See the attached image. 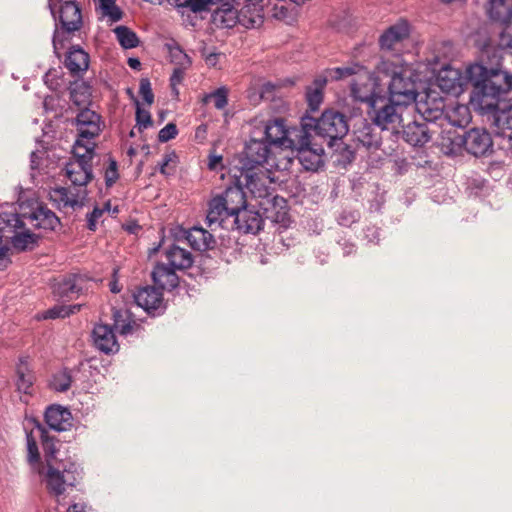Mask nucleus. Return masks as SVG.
<instances>
[{"instance_id":"f257e3e1","label":"nucleus","mask_w":512,"mask_h":512,"mask_svg":"<svg viewBox=\"0 0 512 512\" xmlns=\"http://www.w3.org/2000/svg\"><path fill=\"white\" fill-rule=\"evenodd\" d=\"M475 85L471 105L477 111L494 110L497 107H512V74L500 67L474 63L467 70Z\"/></svg>"},{"instance_id":"f03ea898","label":"nucleus","mask_w":512,"mask_h":512,"mask_svg":"<svg viewBox=\"0 0 512 512\" xmlns=\"http://www.w3.org/2000/svg\"><path fill=\"white\" fill-rule=\"evenodd\" d=\"M241 175L245 177V186L257 201V206L262 210L265 218L276 223L284 222L287 215L286 201L270 186L272 180L268 172L241 173Z\"/></svg>"},{"instance_id":"7ed1b4c3","label":"nucleus","mask_w":512,"mask_h":512,"mask_svg":"<svg viewBox=\"0 0 512 512\" xmlns=\"http://www.w3.org/2000/svg\"><path fill=\"white\" fill-rule=\"evenodd\" d=\"M37 431L40 434L47 461V470L44 479L46 487L50 493L55 496H60L65 492L66 487H73L78 479L81 478L82 469L78 464L73 462L63 463L61 467L55 468L50 462L56 452L54 441L42 426L38 425Z\"/></svg>"},{"instance_id":"20e7f679","label":"nucleus","mask_w":512,"mask_h":512,"mask_svg":"<svg viewBox=\"0 0 512 512\" xmlns=\"http://www.w3.org/2000/svg\"><path fill=\"white\" fill-rule=\"evenodd\" d=\"M377 68L379 72L391 77L388 85V97L403 107L416 104L419 76L411 67H397L389 61H381Z\"/></svg>"},{"instance_id":"39448f33","label":"nucleus","mask_w":512,"mask_h":512,"mask_svg":"<svg viewBox=\"0 0 512 512\" xmlns=\"http://www.w3.org/2000/svg\"><path fill=\"white\" fill-rule=\"evenodd\" d=\"M302 118L304 130L310 133L315 131L317 136L328 141L329 146H332L333 142L341 140L349 131L347 117L334 109H326L318 119L309 115Z\"/></svg>"},{"instance_id":"423d86ee","label":"nucleus","mask_w":512,"mask_h":512,"mask_svg":"<svg viewBox=\"0 0 512 512\" xmlns=\"http://www.w3.org/2000/svg\"><path fill=\"white\" fill-rule=\"evenodd\" d=\"M361 102L367 103V113L373 124L381 130H394L402 121L403 106L395 103L390 97L379 96L372 98L369 95L358 94Z\"/></svg>"},{"instance_id":"0eeeda50","label":"nucleus","mask_w":512,"mask_h":512,"mask_svg":"<svg viewBox=\"0 0 512 512\" xmlns=\"http://www.w3.org/2000/svg\"><path fill=\"white\" fill-rule=\"evenodd\" d=\"M55 31L52 39L55 55L60 58L61 50L68 40L67 35L78 31L82 26L79 6L73 0H66L56 8Z\"/></svg>"},{"instance_id":"6e6552de","label":"nucleus","mask_w":512,"mask_h":512,"mask_svg":"<svg viewBox=\"0 0 512 512\" xmlns=\"http://www.w3.org/2000/svg\"><path fill=\"white\" fill-rule=\"evenodd\" d=\"M290 149L297 152V159L307 171H317L324 164V149L321 145L312 141L311 133L306 130L303 131L299 138L294 140V144Z\"/></svg>"},{"instance_id":"1a4fd4ad","label":"nucleus","mask_w":512,"mask_h":512,"mask_svg":"<svg viewBox=\"0 0 512 512\" xmlns=\"http://www.w3.org/2000/svg\"><path fill=\"white\" fill-rule=\"evenodd\" d=\"M303 118L300 127H288L283 118H274L265 125V141L270 145L290 149L294 140L303 133Z\"/></svg>"},{"instance_id":"9d476101","label":"nucleus","mask_w":512,"mask_h":512,"mask_svg":"<svg viewBox=\"0 0 512 512\" xmlns=\"http://www.w3.org/2000/svg\"><path fill=\"white\" fill-rule=\"evenodd\" d=\"M270 144L264 140L250 139L240 156L241 173H252L258 166L267 162L270 155Z\"/></svg>"},{"instance_id":"9b49d317","label":"nucleus","mask_w":512,"mask_h":512,"mask_svg":"<svg viewBox=\"0 0 512 512\" xmlns=\"http://www.w3.org/2000/svg\"><path fill=\"white\" fill-rule=\"evenodd\" d=\"M416 110L422 120L429 124L445 126L446 112L445 103L442 97L436 93L430 92L425 95V99L416 100Z\"/></svg>"},{"instance_id":"f8f14e48","label":"nucleus","mask_w":512,"mask_h":512,"mask_svg":"<svg viewBox=\"0 0 512 512\" xmlns=\"http://www.w3.org/2000/svg\"><path fill=\"white\" fill-rule=\"evenodd\" d=\"M492 119V124L497 128L496 134L500 139L503 149L512 151V107H497L494 110L478 111Z\"/></svg>"},{"instance_id":"ddd939ff","label":"nucleus","mask_w":512,"mask_h":512,"mask_svg":"<svg viewBox=\"0 0 512 512\" xmlns=\"http://www.w3.org/2000/svg\"><path fill=\"white\" fill-rule=\"evenodd\" d=\"M437 125L429 124L419 116L412 122L403 125L402 138L414 147H422L438 133Z\"/></svg>"},{"instance_id":"4468645a","label":"nucleus","mask_w":512,"mask_h":512,"mask_svg":"<svg viewBox=\"0 0 512 512\" xmlns=\"http://www.w3.org/2000/svg\"><path fill=\"white\" fill-rule=\"evenodd\" d=\"M471 65H469L465 70V76L462 75L459 69L452 68L450 66L443 67L436 77L438 87L445 93L452 95H459L463 92V87L466 83H470L473 86V91H475V85L472 80L469 79L467 70ZM472 95H470L471 97Z\"/></svg>"},{"instance_id":"2eb2a0df","label":"nucleus","mask_w":512,"mask_h":512,"mask_svg":"<svg viewBox=\"0 0 512 512\" xmlns=\"http://www.w3.org/2000/svg\"><path fill=\"white\" fill-rule=\"evenodd\" d=\"M133 298L136 304L151 316H159L165 312L163 294L157 287H141L133 293Z\"/></svg>"},{"instance_id":"dca6fc26","label":"nucleus","mask_w":512,"mask_h":512,"mask_svg":"<svg viewBox=\"0 0 512 512\" xmlns=\"http://www.w3.org/2000/svg\"><path fill=\"white\" fill-rule=\"evenodd\" d=\"M234 214L230 213L227 206L215 196L208 203L206 224L211 231L219 228L231 229Z\"/></svg>"},{"instance_id":"f3484780","label":"nucleus","mask_w":512,"mask_h":512,"mask_svg":"<svg viewBox=\"0 0 512 512\" xmlns=\"http://www.w3.org/2000/svg\"><path fill=\"white\" fill-rule=\"evenodd\" d=\"M75 124L78 137H81V141L85 139L93 141L101 131V117L89 108H83L79 111L75 119Z\"/></svg>"},{"instance_id":"a211bd4d","label":"nucleus","mask_w":512,"mask_h":512,"mask_svg":"<svg viewBox=\"0 0 512 512\" xmlns=\"http://www.w3.org/2000/svg\"><path fill=\"white\" fill-rule=\"evenodd\" d=\"M71 191L65 187H56L50 190L49 198L58 209L82 207L87 196L86 189H74Z\"/></svg>"},{"instance_id":"6ab92c4d","label":"nucleus","mask_w":512,"mask_h":512,"mask_svg":"<svg viewBox=\"0 0 512 512\" xmlns=\"http://www.w3.org/2000/svg\"><path fill=\"white\" fill-rule=\"evenodd\" d=\"M491 135L480 128H473L464 134V148L476 157L485 155L492 149Z\"/></svg>"},{"instance_id":"aec40b11","label":"nucleus","mask_w":512,"mask_h":512,"mask_svg":"<svg viewBox=\"0 0 512 512\" xmlns=\"http://www.w3.org/2000/svg\"><path fill=\"white\" fill-rule=\"evenodd\" d=\"M436 143L445 155H457L464 147V135L453 126H439Z\"/></svg>"},{"instance_id":"412c9836","label":"nucleus","mask_w":512,"mask_h":512,"mask_svg":"<svg viewBox=\"0 0 512 512\" xmlns=\"http://www.w3.org/2000/svg\"><path fill=\"white\" fill-rule=\"evenodd\" d=\"M265 215L259 211L246 206L239 213L234 215L232 220V230H238L243 233H257L262 229Z\"/></svg>"},{"instance_id":"4be33fe9","label":"nucleus","mask_w":512,"mask_h":512,"mask_svg":"<svg viewBox=\"0 0 512 512\" xmlns=\"http://www.w3.org/2000/svg\"><path fill=\"white\" fill-rule=\"evenodd\" d=\"M86 279L79 274H72L53 285V294L59 300H72L85 288Z\"/></svg>"},{"instance_id":"5701e85b","label":"nucleus","mask_w":512,"mask_h":512,"mask_svg":"<svg viewBox=\"0 0 512 512\" xmlns=\"http://www.w3.org/2000/svg\"><path fill=\"white\" fill-rule=\"evenodd\" d=\"M92 338L95 347L105 353L112 354L119 350V344L116 340L113 328L106 324L95 325L92 331Z\"/></svg>"},{"instance_id":"b1692460","label":"nucleus","mask_w":512,"mask_h":512,"mask_svg":"<svg viewBox=\"0 0 512 512\" xmlns=\"http://www.w3.org/2000/svg\"><path fill=\"white\" fill-rule=\"evenodd\" d=\"M23 218L31 226L44 230H55L60 225V220L54 212L48 208L39 205L29 214H23Z\"/></svg>"},{"instance_id":"393cba45","label":"nucleus","mask_w":512,"mask_h":512,"mask_svg":"<svg viewBox=\"0 0 512 512\" xmlns=\"http://www.w3.org/2000/svg\"><path fill=\"white\" fill-rule=\"evenodd\" d=\"M215 197L220 199L223 205L227 206L230 213L234 215L247 206L246 194L243 187L238 183L228 186L222 193L217 194Z\"/></svg>"},{"instance_id":"a878e982","label":"nucleus","mask_w":512,"mask_h":512,"mask_svg":"<svg viewBox=\"0 0 512 512\" xmlns=\"http://www.w3.org/2000/svg\"><path fill=\"white\" fill-rule=\"evenodd\" d=\"M65 173L71 183L79 189H86V185L92 180V164L87 162L69 161L65 166Z\"/></svg>"},{"instance_id":"bb28decb","label":"nucleus","mask_w":512,"mask_h":512,"mask_svg":"<svg viewBox=\"0 0 512 512\" xmlns=\"http://www.w3.org/2000/svg\"><path fill=\"white\" fill-rule=\"evenodd\" d=\"M151 277L161 292L163 290L171 291L179 285V277L176 274V270L164 263H157L155 265Z\"/></svg>"},{"instance_id":"cd10ccee","label":"nucleus","mask_w":512,"mask_h":512,"mask_svg":"<svg viewBox=\"0 0 512 512\" xmlns=\"http://www.w3.org/2000/svg\"><path fill=\"white\" fill-rule=\"evenodd\" d=\"M71 420V412L60 405H51L45 411L46 424L57 432L68 430L72 425Z\"/></svg>"},{"instance_id":"c85d7f7f","label":"nucleus","mask_w":512,"mask_h":512,"mask_svg":"<svg viewBox=\"0 0 512 512\" xmlns=\"http://www.w3.org/2000/svg\"><path fill=\"white\" fill-rule=\"evenodd\" d=\"M409 25L405 21L390 26L379 38L381 49L393 50L395 46L409 36Z\"/></svg>"},{"instance_id":"c756f323","label":"nucleus","mask_w":512,"mask_h":512,"mask_svg":"<svg viewBox=\"0 0 512 512\" xmlns=\"http://www.w3.org/2000/svg\"><path fill=\"white\" fill-rule=\"evenodd\" d=\"M65 66L72 75L78 76L87 71L89 55L79 46H72L66 55Z\"/></svg>"},{"instance_id":"7c9ffc66","label":"nucleus","mask_w":512,"mask_h":512,"mask_svg":"<svg viewBox=\"0 0 512 512\" xmlns=\"http://www.w3.org/2000/svg\"><path fill=\"white\" fill-rule=\"evenodd\" d=\"M165 258L168 266L175 270H183L192 266L193 256L188 250L175 244L165 249Z\"/></svg>"},{"instance_id":"2f4dec72","label":"nucleus","mask_w":512,"mask_h":512,"mask_svg":"<svg viewBox=\"0 0 512 512\" xmlns=\"http://www.w3.org/2000/svg\"><path fill=\"white\" fill-rule=\"evenodd\" d=\"M113 326L122 336L131 335L140 328L128 309H114Z\"/></svg>"},{"instance_id":"473e14b6","label":"nucleus","mask_w":512,"mask_h":512,"mask_svg":"<svg viewBox=\"0 0 512 512\" xmlns=\"http://www.w3.org/2000/svg\"><path fill=\"white\" fill-rule=\"evenodd\" d=\"M186 239L193 249L199 251L212 249L216 244L213 235L201 227L191 228Z\"/></svg>"},{"instance_id":"72a5a7b5","label":"nucleus","mask_w":512,"mask_h":512,"mask_svg":"<svg viewBox=\"0 0 512 512\" xmlns=\"http://www.w3.org/2000/svg\"><path fill=\"white\" fill-rule=\"evenodd\" d=\"M34 380L35 376L29 367L27 358H20L16 366L17 390L24 394H30Z\"/></svg>"},{"instance_id":"f704fd0d","label":"nucleus","mask_w":512,"mask_h":512,"mask_svg":"<svg viewBox=\"0 0 512 512\" xmlns=\"http://www.w3.org/2000/svg\"><path fill=\"white\" fill-rule=\"evenodd\" d=\"M24 220L23 214L19 215L11 212L0 213V241H8L9 238L6 234H14L19 229L24 228Z\"/></svg>"},{"instance_id":"c9c22d12","label":"nucleus","mask_w":512,"mask_h":512,"mask_svg":"<svg viewBox=\"0 0 512 512\" xmlns=\"http://www.w3.org/2000/svg\"><path fill=\"white\" fill-rule=\"evenodd\" d=\"M487 13L492 21L507 24L512 18V4L507 0H490Z\"/></svg>"},{"instance_id":"e433bc0d","label":"nucleus","mask_w":512,"mask_h":512,"mask_svg":"<svg viewBox=\"0 0 512 512\" xmlns=\"http://www.w3.org/2000/svg\"><path fill=\"white\" fill-rule=\"evenodd\" d=\"M355 139L358 144L368 150H376L380 147L381 136L375 129L368 124L363 125L355 132Z\"/></svg>"},{"instance_id":"4c0bfd02","label":"nucleus","mask_w":512,"mask_h":512,"mask_svg":"<svg viewBox=\"0 0 512 512\" xmlns=\"http://www.w3.org/2000/svg\"><path fill=\"white\" fill-rule=\"evenodd\" d=\"M14 249L18 251L32 250L38 241V237L27 229L17 231L14 234H6Z\"/></svg>"},{"instance_id":"58836bf2","label":"nucleus","mask_w":512,"mask_h":512,"mask_svg":"<svg viewBox=\"0 0 512 512\" xmlns=\"http://www.w3.org/2000/svg\"><path fill=\"white\" fill-rule=\"evenodd\" d=\"M70 100L77 106L89 103L91 96V88L87 82L77 79L70 83L69 86Z\"/></svg>"},{"instance_id":"ea45409f","label":"nucleus","mask_w":512,"mask_h":512,"mask_svg":"<svg viewBox=\"0 0 512 512\" xmlns=\"http://www.w3.org/2000/svg\"><path fill=\"white\" fill-rule=\"evenodd\" d=\"M94 149V141L88 139L81 141V137H78L73 145V159L71 161L91 163L94 156Z\"/></svg>"},{"instance_id":"a19ab883","label":"nucleus","mask_w":512,"mask_h":512,"mask_svg":"<svg viewBox=\"0 0 512 512\" xmlns=\"http://www.w3.org/2000/svg\"><path fill=\"white\" fill-rule=\"evenodd\" d=\"M366 82L365 83H358L357 81H354L351 84V94L352 96L361 102V99L357 97L358 94L362 95H369L372 98H378L380 95H378L375 91L376 87L379 86L377 82V78L370 73L365 74Z\"/></svg>"},{"instance_id":"79ce46f5","label":"nucleus","mask_w":512,"mask_h":512,"mask_svg":"<svg viewBox=\"0 0 512 512\" xmlns=\"http://www.w3.org/2000/svg\"><path fill=\"white\" fill-rule=\"evenodd\" d=\"M470 120V112L467 106L457 105L446 112L445 126H453L462 128L468 124Z\"/></svg>"},{"instance_id":"37998d69","label":"nucleus","mask_w":512,"mask_h":512,"mask_svg":"<svg viewBox=\"0 0 512 512\" xmlns=\"http://www.w3.org/2000/svg\"><path fill=\"white\" fill-rule=\"evenodd\" d=\"M171 5L178 9L189 10L194 13L203 12L209 9V6L217 3L219 0H167Z\"/></svg>"},{"instance_id":"c03bdc74","label":"nucleus","mask_w":512,"mask_h":512,"mask_svg":"<svg viewBox=\"0 0 512 512\" xmlns=\"http://www.w3.org/2000/svg\"><path fill=\"white\" fill-rule=\"evenodd\" d=\"M114 33L120 45L125 49H132L138 46L139 39L135 32L126 26H118L114 29Z\"/></svg>"},{"instance_id":"a18cd8bd","label":"nucleus","mask_w":512,"mask_h":512,"mask_svg":"<svg viewBox=\"0 0 512 512\" xmlns=\"http://www.w3.org/2000/svg\"><path fill=\"white\" fill-rule=\"evenodd\" d=\"M71 383V371L68 369H63L53 374L49 385L53 390L57 392H65L70 388Z\"/></svg>"},{"instance_id":"49530a36","label":"nucleus","mask_w":512,"mask_h":512,"mask_svg":"<svg viewBox=\"0 0 512 512\" xmlns=\"http://www.w3.org/2000/svg\"><path fill=\"white\" fill-rule=\"evenodd\" d=\"M238 10L230 3H224L215 12V18L226 27H232L237 20Z\"/></svg>"},{"instance_id":"de8ad7c7","label":"nucleus","mask_w":512,"mask_h":512,"mask_svg":"<svg viewBox=\"0 0 512 512\" xmlns=\"http://www.w3.org/2000/svg\"><path fill=\"white\" fill-rule=\"evenodd\" d=\"M80 309V305H56L47 311L44 312L43 318L44 319H56V318H65L73 313L75 311H78Z\"/></svg>"},{"instance_id":"09e8293b","label":"nucleus","mask_w":512,"mask_h":512,"mask_svg":"<svg viewBox=\"0 0 512 512\" xmlns=\"http://www.w3.org/2000/svg\"><path fill=\"white\" fill-rule=\"evenodd\" d=\"M210 99L214 100V106L216 109H224L228 103V89L225 86L219 87L215 91L206 94L203 98V102L207 103Z\"/></svg>"},{"instance_id":"8fccbe9b","label":"nucleus","mask_w":512,"mask_h":512,"mask_svg":"<svg viewBox=\"0 0 512 512\" xmlns=\"http://www.w3.org/2000/svg\"><path fill=\"white\" fill-rule=\"evenodd\" d=\"M99 6L104 16L110 18L112 22H117L122 18V11L115 4V0H99Z\"/></svg>"},{"instance_id":"3c124183","label":"nucleus","mask_w":512,"mask_h":512,"mask_svg":"<svg viewBox=\"0 0 512 512\" xmlns=\"http://www.w3.org/2000/svg\"><path fill=\"white\" fill-rule=\"evenodd\" d=\"M306 101L311 112L318 111L323 102V92L319 88H307Z\"/></svg>"},{"instance_id":"603ef678","label":"nucleus","mask_w":512,"mask_h":512,"mask_svg":"<svg viewBox=\"0 0 512 512\" xmlns=\"http://www.w3.org/2000/svg\"><path fill=\"white\" fill-rule=\"evenodd\" d=\"M27 441V451H28V461L31 464H38L40 455L38 451V446L36 440L33 436V432L27 433L26 435Z\"/></svg>"},{"instance_id":"864d4df0","label":"nucleus","mask_w":512,"mask_h":512,"mask_svg":"<svg viewBox=\"0 0 512 512\" xmlns=\"http://www.w3.org/2000/svg\"><path fill=\"white\" fill-rule=\"evenodd\" d=\"M136 122L140 129H147L152 125L150 112L142 109L138 101H136Z\"/></svg>"},{"instance_id":"5fc2aeb1","label":"nucleus","mask_w":512,"mask_h":512,"mask_svg":"<svg viewBox=\"0 0 512 512\" xmlns=\"http://www.w3.org/2000/svg\"><path fill=\"white\" fill-rule=\"evenodd\" d=\"M118 177H119V174H118L117 162L114 159L109 158V164H108L107 168L105 169V173H104L106 186L107 187L113 186V184L116 182Z\"/></svg>"},{"instance_id":"6e6d98bb","label":"nucleus","mask_w":512,"mask_h":512,"mask_svg":"<svg viewBox=\"0 0 512 512\" xmlns=\"http://www.w3.org/2000/svg\"><path fill=\"white\" fill-rule=\"evenodd\" d=\"M331 80H340L344 77L355 74V68L353 67H336L326 71Z\"/></svg>"},{"instance_id":"4d7b16f0","label":"nucleus","mask_w":512,"mask_h":512,"mask_svg":"<svg viewBox=\"0 0 512 512\" xmlns=\"http://www.w3.org/2000/svg\"><path fill=\"white\" fill-rule=\"evenodd\" d=\"M359 219L357 211L343 210L337 218L338 224L341 226L349 227Z\"/></svg>"},{"instance_id":"13d9d810","label":"nucleus","mask_w":512,"mask_h":512,"mask_svg":"<svg viewBox=\"0 0 512 512\" xmlns=\"http://www.w3.org/2000/svg\"><path fill=\"white\" fill-rule=\"evenodd\" d=\"M177 134L178 130L176 125L174 123H168L159 131L158 140L162 143H165L175 138Z\"/></svg>"},{"instance_id":"bf43d9fd","label":"nucleus","mask_w":512,"mask_h":512,"mask_svg":"<svg viewBox=\"0 0 512 512\" xmlns=\"http://www.w3.org/2000/svg\"><path fill=\"white\" fill-rule=\"evenodd\" d=\"M143 100L151 105L154 101V94L152 92L151 83L149 79L143 78L140 81V90H139Z\"/></svg>"},{"instance_id":"052dcab7","label":"nucleus","mask_w":512,"mask_h":512,"mask_svg":"<svg viewBox=\"0 0 512 512\" xmlns=\"http://www.w3.org/2000/svg\"><path fill=\"white\" fill-rule=\"evenodd\" d=\"M500 44L512 54V24L506 25L501 32Z\"/></svg>"},{"instance_id":"680f3d73","label":"nucleus","mask_w":512,"mask_h":512,"mask_svg":"<svg viewBox=\"0 0 512 512\" xmlns=\"http://www.w3.org/2000/svg\"><path fill=\"white\" fill-rule=\"evenodd\" d=\"M104 209L95 207L92 212L87 215V227L89 230L94 231L96 229L97 220L102 216Z\"/></svg>"},{"instance_id":"e2e57ef3","label":"nucleus","mask_w":512,"mask_h":512,"mask_svg":"<svg viewBox=\"0 0 512 512\" xmlns=\"http://www.w3.org/2000/svg\"><path fill=\"white\" fill-rule=\"evenodd\" d=\"M368 242L377 244L379 242L380 230L375 226H369L364 231Z\"/></svg>"},{"instance_id":"0e129e2a","label":"nucleus","mask_w":512,"mask_h":512,"mask_svg":"<svg viewBox=\"0 0 512 512\" xmlns=\"http://www.w3.org/2000/svg\"><path fill=\"white\" fill-rule=\"evenodd\" d=\"M220 55V53L215 51L209 52L207 49L202 51V57L204 58L206 64L210 67H215L217 65Z\"/></svg>"},{"instance_id":"69168bd1","label":"nucleus","mask_w":512,"mask_h":512,"mask_svg":"<svg viewBox=\"0 0 512 512\" xmlns=\"http://www.w3.org/2000/svg\"><path fill=\"white\" fill-rule=\"evenodd\" d=\"M275 88V85L270 82L263 84L260 91L261 98L265 100L272 99L274 97Z\"/></svg>"},{"instance_id":"338daca9","label":"nucleus","mask_w":512,"mask_h":512,"mask_svg":"<svg viewBox=\"0 0 512 512\" xmlns=\"http://www.w3.org/2000/svg\"><path fill=\"white\" fill-rule=\"evenodd\" d=\"M55 77L56 71L51 70L48 71L44 76V82L51 90H57L60 86L58 80H56Z\"/></svg>"},{"instance_id":"774afa93","label":"nucleus","mask_w":512,"mask_h":512,"mask_svg":"<svg viewBox=\"0 0 512 512\" xmlns=\"http://www.w3.org/2000/svg\"><path fill=\"white\" fill-rule=\"evenodd\" d=\"M184 69L177 67L170 76V86H178L184 79Z\"/></svg>"}]
</instances>
